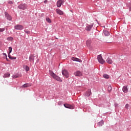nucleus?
I'll return each instance as SVG.
<instances>
[{
  "mask_svg": "<svg viewBox=\"0 0 131 131\" xmlns=\"http://www.w3.org/2000/svg\"><path fill=\"white\" fill-rule=\"evenodd\" d=\"M14 28L17 30H22L24 29V27L21 25H16L15 26Z\"/></svg>",
  "mask_w": 131,
  "mask_h": 131,
  "instance_id": "4",
  "label": "nucleus"
},
{
  "mask_svg": "<svg viewBox=\"0 0 131 131\" xmlns=\"http://www.w3.org/2000/svg\"><path fill=\"white\" fill-rule=\"evenodd\" d=\"M26 71H27V72L29 71V67L27 66H26Z\"/></svg>",
  "mask_w": 131,
  "mask_h": 131,
  "instance_id": "27",
  "label": "nucleus"
},
{
  "mask_svg": "<svg viewBox=\"0 0 131 131\" xmlns=\"http://www.w3.org/2000/svg\"><path fill=\"white\" fill-rule=\"evenodd\" d=\"M29 60L30 62H33L34 61V56L33 55H30L29 57Z\"/></svg>",
  "mask_w": 131,
  "mask_h": 131,
  "instance_id": "12",
  "label": "nucleus"
},
{
  "mask_svg": "<svg viewBox=\"0 0 131 131\" xmlns=\"http://www.w3.org/2000/svg\"><path fill=\"white\" fill-rule=\"evenodd\" d=\"M64 0H59L57 1L56 3V6L58 8H60V7L62 6V4L63 3H64Z\"/></svg>",
  "mask_w": 131,
  "mask_h": 131,
  "instance_id": "5",
  "label": "nucleus"
},
{
  "mask_svg": "<svg viewBox=\"0 0 131 131\" xmlns=\"http://www.w3.org/2000/svg\"><path fill=\"white\" fill-rule=\"evenodd\" d=\"M19 77H21V74H16L13 76V78H18Z\"/></svg>",
  "mask_w": 131,
  "mask_h": 131,
  "instance_id": "20",
  "label": "nucleus"
},
{
  "mask_svg": "<svg viewBox=\"0 0 131 131\" xmlns=\"http://www.w3.org/2000/svg\"><path fill=\"white\" fill-rule=\"evenodd\" d=\"M8 57L10 59H12V57H11V55L8 54Z\"/></svg>",
  "mask_w": 131,
  "mask_h": 131,
  "instance_id": "36",
  "label": "nucleus"
},
{
  "mask_svg": "<svg viewBox=\"0 0 131 131\" xmlns=\"http://www.w3.org/2000/svg\"><path fill=\"white\" fill-rule=\"evenodd\" d=\"M26 33H28H28H30V32L29 31H25V32Z\"/></svg>",
  "mask_w": 131,
  "mask_h": 131,
  "instance_id": "33",
  "label": "nucleus"
},
{
  "mask_svg": "<svg viewBox=\"0 0 131 131\" xmlns=\"http://www.w3.org/2000/svg\"><path fill=\"white\" fill-rule=\"evenodd\" d=\"M5 15L7 20H9V21H11L12 20V16H11V15H9L8 12H5Z\"/></svg>",
  "mask_w": 131,
  "mask_h": 131,
  "instance_id": "9",
  "label": "nucleus"
},
{
  "mask_svg": "<svg viewBox=\"0 0 131 131\" xmlns=\"http://www.w3.org/2000/svg\"><path fill=\"white\" fill-rule=\"evenodd\" d=\"M103 77H104V78H106V79H109V75H108L107 74H104L103 75Z\"/></svg>",
  "mask_w": 131,
  "mask_h": 131,
  "instance_id": "23",
  "label": "nucleus"
},
{
  "mask_svg": "<svg viewBox=\"0 0 131 131\" xmlns=\"http://www.w3.org/2000/svg\"><path fill=\"white\" fill-rule=\"evenodd\" d=\"M28 86H31V84L26 83L22 86V88H28Z\"/></svg>",
  "mask_w": 131,
  "mask_h": 131,
  "instance_id": "18",
  "label": "nucleus"
},
{
  "mask_svg": "<svg viewBox=\"0 0 131 131\" xmlns=\"http://www.w3.org/2000/svg\"><path fill=\"white\" fill-rule=\"evenodd\" d=\"M27 8V5L26 4H20L18 6V8L20 10H25Z\"/></svg>",
  "mask_w": 131,
  "mask_h": 131,
  "instance_id": "6",
  "label": "nucleus"
},
{
  "mask_svg": "<svg viewBox=\"0 0 131 131\" xmlns=\"http://www.w3.org/2000/svg\"><path fill=\"white\" fill-rule=\"evenodd\" d=\"M106 62L108 64H112V63H113V61H112V59L110 58V57H108L107 58Z\"/></svg>",
  "mask_w": 131,
  "mask_h": 131,
  "instance_id": "13",
  "label": "nucleus"
},
{
  "mask_svg": "<svg viewBox=\"0 0 131 131\" xmlns=\"http://www.w3.org/2000/svg\"><path fill=\"white\" fill-rule=\"evenodd\" d=\"M71 60H72L73 61H75L76 62H80V63L82 62V60H81V59L75 57H72L71 58Z\"/></svg>",
  "mask_w": 131,
  "mask_h": 131,
  "instance_id": "10",
  "label": "nucleus"
},
{
  "mask_svg": "<svg viewBox=\"0 0 131 131\" xmlns=\"http://www.w3.org/2000/svg\"><path fill=\"white\" fill-rule=\"evenodd\" d=\"M13 37H8L7 38V40H10L11 41H13Z\"/></svg>",
  "mask_w": 131,
  "mask_h": 131,
  "instance_id": "26",
  "label": "nucleus"
},
{
  "mask_svg": "<svg viewBox=\"0 0 131 131\" xmlns=\"http://www.w3.org/2000/svg\"><path fill=\"white\" fill-rule=\"evenodd\" d=\"M92 94V92H91V89L89 90L88 92H86L85 96L86 97H90Z\"/></svg>",
  "mask_w": 131,
  "mask_h": 131,
  "instance_id": "15",
  "label": "nucleus"
},
{
  "mask_svg": "<svg viewBox=\"0 0 131 131\" xmlns=\"http://www.w3.org/2000/svg\"><path fill=\"white\" fill-rule=\"evenodd\" d=\"M103 34H104L105 36H109V35H110L109 31L106 30L103 31Z\"/></svg>",
  "mask_w": 131,
  "mask_h": 131,
  "instance_id": "16",
  "label": "nucleus"
},
{
  "mask_svg": "<svg viewBox=\"0 0 131 131\" xmlns=\"http://www.w3.org/2000/svg\"><path fill=\"white\" fill-rule=\"evenodd\" d=\"M92 27L93 25H88L86 27L85 29L87 31H91V30L92 29Z\"/></svg>",
  "mask_w": 131,
  "mask_h": 131,
  "instance_id": "14",
  "label": "nucleus"
},
{
  "mask_svg": "<svg viewBox=\"0 0 131 131\" xmlns=\"http://www.w3.org/2000/svg\"><path fill=\"white\" fill-rule=\"evenodd\" d=\"M47 3H48V0H45L44 1V4H47Z\"/></svg>",
  "mask_w": 131,
  "mask_h": 131,
  "instance_id": "34",
  "label": "nucleus"
},
{
  "mask_svg": "<svg viewBox=\"0 0 131 131\" xmlns=\"http://www.w3.org/2000/svg\"><path fill=\"white\" fill-rule=\"evenodd\" d=\"M122 91L124 93H127L128 92L127 86H124L123 87Z\"/></svg>",
  "mask_w": 131,
  "mask_h": 131,
  "instance_id": "17",
  "label": "nucleus"
},
{
  "mask_svg": "<svg viewBox=\"0 0 131 131\" xmlns=\"http://www.w3.org/2000/svg\"><path fill=\"white\" fill-rule=\"evenodd\" d=\"M63 106L65 108H68V109H74V107L73 105L67 103L64 104Z\"/></svg>",
  "mask_w": 131,
  "mask_h": 131,
  "instance_id": "7",
  "label": "nucleus"
},
{
  "mask_svg": "<svg viewBox=\"0 0 131 131\" xmlns=\"http://www.w3.org/2000/svg\"><path fill=\"white\" fill-rule=\"evenodd\" d=\"M4 56L7 58V54L6 53H3Z\"/></svg>",
  "mask_w": 131,
  "mask_h": 131,
  "instance_id": "35",
  "label": "nucleus"
},
{
  "mask_svg": "<svg viewBox=\"0 0 131 131\" xmlns=\"http://www.w3.org/2000/svg\"><path fill=\"white\" fill-rule=\"evenodd\" d=\"M74 75H75V76H82V73L79 71H77L74 73Z\"/></svg>",
  "mask_w": 131,
  "mask_h": 131,
  "instance_id": "8",
  "label": "nucleus"
},
{
  "mask_svg": "<svg viewBox=\"0 0 131 131\" xmlns=\"http://www.w3.org/2000/svg\"><path fill=\"white\" fill-rule=\"evenodd\" d=\"M11 4H12V2H11Z\"/></svg>",
  "mask_w": 131,
  "mask_h": 131,
  "instance_id": "38",
  "label": "nucleus"
},
{
  "mask_svg": "<svg viewBox=\"0 0 131 131\" xmlns=\"http://www.w3.org/2000/svg\"><path fill=\"white\" fill-rule=\"evenodd\" d=\"M91 42L92 41H91V40H87L86 42V46L88 47H90Z\"/></svg>",
  "mask_w": 131,
  "mask_h": 131,
  "instance_id": "22",
  "label": "nucleus"
},
{
  "mask_svg": "<svg viewBox=\"0 0 131 131\" xmlns=\"http://www.w3.org/2000/svg\"><path fill=\"white\" fill-rule=\"evenodd\" d=\"M46 21H48V23H52V20L49 17L46 18Z\"/></svg>",
  "mask_w": 131,
  "mask_h": 131,
  "instance_id": "24",
  "label": "nucleus"
},
{
  "mask_svg": "<svg viewBox=\"0 0 131 131\" xmlns=\"http://www.w3.org/2000/svg\"><path fill=\"white\" fill-rule=\"evenodd\" d=\"M4 31H5V29H4V28H0V32H4Z\"/></svg>",
  "mask_w": 131,
  "mask_h": 131,
  "instance_id": "30",
  "label": "nucleus"
},
{
  "mask_svg": "<svg viewBox=\"0 0 131 131\" xmlns=\"http://www.w3.org/2000/svg\"><path fill=\"white\" fill-rule=\"evenodd\" d=\"M56 12L57 14H58V15H63L64 14V12L60 9H56Z\"/></svg>",
  "mask_w": 131,
  "mask_h": 131,
  "instance_id": "11",
  "label": "nucleus"
},
{
  "mask_svg": "<svg viewBox=\"0 0 131 131\" xmlns=\"http://www.w3.org/2000/svg\"><path fill=\"white\" fill-rule=\"evenodd\" d=\"M104 124V121L101 120L98 123V126H103V125Z\"/></svg>",
  "mask_w": 131,
  "mask_h": 131,
  "instance_id": "19",
  "label": "nucleus"
},
{
  "mask_svg": "<svg viewBox=\"0 0 131 131\" xmlns=\"http://www.w3.org/2000/svg\"><path fill=\"white\" fill-rule=\"evenodd\" d=\"M97 60L100 64H104L105 63V60L102 57V55H99L97 56Z\"/></svg>",
  "mask_w": 131,
  "mask_h": 131,
  "instance_id": "3",
  "label": "nucleus"
},
{
  "mask_svg": "<svg viewBox=\"0 0 131 131\" xmlns=\"http://www.w3.org/2000/svg\"><path fill=\"white\" fill-rule=\"evenodd\" d=\"M50 75H51V76H52V77H53V78H54V79H56V80H57V81L62 82V79H61V78L57 76L55 73H54L53 72L50 71Z\"/></svg>",
  "mask_w": 131,
  "mask_h": 131,
  "instance_id": "1",
  "label": "nucleus"
},
{
  "mask_svg": "<svg viewBox=\"0 0 131 131\" xmlns=\"http://www.w3.org/2000/svg\"><path fill=\"white\" fill-rule=\"evenodd\" d=\"M9 54H11V53H12V48L11 47H9Z\"/></svg>",
  "mask_w": 131,
  "mask_h": 131,
  "instance_id": "28",
  "label": "nucleus"
},
{
  "mask_svg": "<svg viewBox=\"0 0 131 131\" xmlns=\"http://www.w3.org/2000/svg\"><path fill=\"white\" fill-rule=\"evenodd\" d=\"M62 74L66 78H68L69 77V72L67 70H63L62 71Z\"/></svg>",
  "mask_w": 131,
  "mask_h": 131,
  "instance_id": "2",
  "label": "nucleus"
},
{
  "mask_svg": "<svg viewBox=\"0 0 131 131\" xmlns=\"http://www.w3.org/2000/svg\"><path fill=\"white\" fill-rule=\"evenodd\" d=\"M128 107H129V105H128V104H126L125 106V107L126 108V109H128Z\"/></svg>",
  "mask_w": 131,
  "mask_h": 131,
  "instance_id": "29",
  "label": "nucleus"
},
{
  "mask_svg": "<svg viewBox=\"0 0 131 131\" xmlns=\"http://www.w3.org/2000/svg\"><path fill=\"white\" fill-rule=\"evenodd\" d=\"M11 60H16V57H11Z\"/></svg>",
  "mask_w": 131,
  "mask_h": 131,
  "instance_id": "31",
  "label": "nucleus"
},
{
  "mask_svg": "<svg viewBox=\"0 0 131 131\" xmlns=\"http://www.w3.org/2000/svg\"><path fill=\"white\" fill-rule=\"evenodd\" d=\"M10 75H11L10 74V73H6V74H5L4 75L3 77H4V78L10 77Z\"/></svg>",
  "mask_w": 131,
  "mask_h": 131,
  "instance_id": "21",
  "label": "nucleus"
},
{
  "mask_svg": "<svg viewBox=\"0 0 131 131\" xmlns=\"http://www.w3.org/2000/svg\"><path fill=\"white\" fill-rule=\"evenodd\" d=\"M107 90L108 92H111V91H112V87H111V86H108L107 88Z\"/></svg>",
  "mask_w": 131,
  "mask_h": 131,
  "instance_id": "25",
  "label": "nucleus"
},
{
  "mask_svg": "<svg viewBox=\"0 0 131 131\" xmlns=\"http://www.w3.org/2000/svg\"><path fill=\"white\" fill-rule=\"evenodd\" d=\"M61 102H58V105H61Z\"/></svg>",
  "mask_w": 131,
  "mask_h": 131,
  "instance_id": "37",
  "label": "nucleus"
},
{
  "mask_svg": "<svg viewBox=\"0 0 131 131\" xmlns=\"http://www.w3.org/2000/svg\"><path fill=\"white\" fill-rule=\"evenodd\" d=\"M129 11H131V3H130L129 4Z\"/></svg>",
  "mask_w": 131,
  "mask_h": 131,
  "instance_id": "32",
  "label": "nucleus"
}]
</instances>
